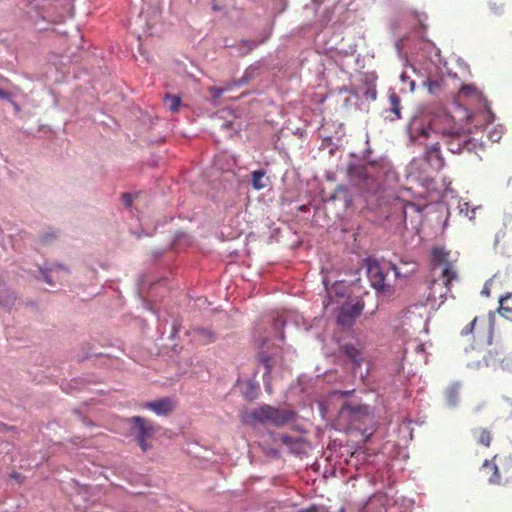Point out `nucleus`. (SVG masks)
<instances>
[{"label": "nucleus", "mask_w": 512, "mask_h": 512, "mask_svg": "<svg viewBox=\"0 0 512 512\" xmlns=\"http://www.w3.org/2000/svg\"><path fill=\"white\" fill-rule=\"evenodd\" d=\"M458 128L450 114L440 111L431 116L427 125L421 119H414L409 125V134L412 140L428 139L432 134L445 139L456 132Z\"/></svg>", "instance_id": "nucleus-1"}, {"label": "nucleus", "mask_w": 512, "mask_h": 512, "mask_svg": "<svg viewBox=\"0 0 512 512\" xmlns=\"http://www.w3.org/2000/svg\"><path fill=\"white\" fill-rule=\"evenodd\" d=\"M295 412L289 409H279L264 404L253 410L250 414L242 416V422L252 424L258 422L260 424H271L276 427L283 426L295 418Z\"/></svg>", "instance_id": "nucleus-2"}, {"label": "nucleus", "mask_w": 512, "mask_h": 512, "mask_svg": "<svg viewBox=\"0 0 512 512\" xmlns=\"http://www.w3.org/2000/svg\"><path fill=\"white\" fill-rule=\"evenodd\" d=\"M390 272L394 273V277L399 275L397 267L390 263L381 265L376 261L369 262L367 276L371 286L378 292L390 294L392 292V285L387 280Z\"/></svg>", "instance_id": "nucleus-3"}, {"label": "nucleus", "mask_w": 512, "mask_h": 512, "mask_svg": "<svg viewBox=\"0 0 512 512\" xmlns=\"http://www.w3.org/2000/svg\"><path fill=\"white\" fill-rule=\"evenodd\" d=\"M128 423L131 425L132 434L142 451H147L151 447L148 440L153 438L156 433L153 423L141 416L129 418Z\"/></svg>", "instance_id": "nucleus-4"}, {"label": "nucleus", "mask_w": 512, "mask_h": 512, "mask_svg": "<svg viewBox=\"0 0 512 512\" xmlns=\"http://www.w3.org/2000/svg\"><path fill=\"white\" fill-rule=\"evenodd\" d=\"M449 253L440 247H435L432 250V258L434 262V269L441 268V276L445 286V291L440 294V297H444L447 292L450 291V284L457 278V274L453 269L452 263L448 260Z\"/></svg>", "instance_id": "nucleus-5"}, {"label": "nucleus", "mask_w": 512, "mask_h": 512, "mask_svg": "<svg viewBox=\"0 0 512 512\" xmlns=\"http://www.w3.org/2000/svg\"><path fill=\"white\" fill-rule=\"evenodd\" d=\"M443 141L447 145L448 150L454 154L471 151L475 147V143L470 135L461 128H458L456 132L447 136Z\"/></svg>", "instance_id": "nucleus-6"}, {"label": "nucleus", "mask_w": 512, "mask_h": 512, "mask_svg": "<svg viewBox=\"0 0 512 512\" xmlns=\"http://www.w3.org/2000/svg\"><path fill=\"white\" fill-rule=\"evenodd\" d=\"M363 308L364 305L359 301L353 304H343L337 317L338 323L342 326H350L354 319L361 314Z\"/></svg>", "instance_id": "nucleus-7"}, {"label": "nucleus", "mask_w": 512, "mask_h": 512, "mask_svg": "<svg viewBox=\"0 0 512 512\" xmlns=\"http://www.w3.org/2000/svg\"><path fill=\"white\" fill-rule=\"evenodd\" d=\"M504 466L503 459L494 456L492 461H484L481 472L488 477L489 483L499 484L501 480L500 470H505Z\"/></svg>", "instance_id": "nucleus-8"}, {"label": "nucleus", "mask_w": 512, "mask_h": 512, "mask_svg": "<svg viewBox=\"0 0 512 512\" xmlns=\"http://www.w3.org/2000/svg\"><path fill=\"white\" fill-rule=\"evenodd\" d=\"M258 360L265 368V376L269 375L274 368L277 359L280 357V349L278 347H266L263 345L258 352Z\"/></svg>", "instance_id": "nucleus-9"}, {"label": "nucleus", "mask_w": 512, "mask_h": 512, "mask_svg": "<svg viewBox=\"0 0 512 512\" xmlns=\"http://www.w3.org/2000/svg\"><path fill=\"white\" fill-rule=\"evenodd\" d=\"M140 408L151 410L159 416H166L173 411L174 403L171 398L164 397L155 401L142 403Z\"/></svg>", "instance_id": "nucleus-10"}, {"label": "nucleus", "mask_w": 512, "mask_h": 512, "mask_svg": "<svg viewBox=\"0 0 512 512\" xmlns=\"http://www.w3.org/2000/svg\"><path fill=\"white\" fill-rule=\"evenodd\" d=\"M426 150H425V160L429 163V165L439 170L444 166V159L442 158L441 151H440V145L438 142L435 143H424Z\"/></svg>", "instance_id": "nucleus-11"}, {"label": "nucleus", "mask_w": 512, "mask_h": 512, "mask_svg": "<svg viewBox=\"0 0 512 512\" xmlns=\"http://www.w3.org/2000/svg\"><path fill=\"white\" fill-rule=\"evenodd\" d=\"M423 209L412 202H407L403 206V221L405 225H407L408 221H410L413 227H416L418 223H420L422 218Z\"/></svg>", "instance_id": "nucleus-12"}, {"label": "nucleus", "mask_w": 512, "mask_h": 512, "mask_svg": "<svg viewBox=\"0 0 512 512\" xmlns=\"http://www.w3.org/2000/svg\"><path fill=\"white\" fill-rule=\"evenodd\" d=\"M499 315L509 321H512V293L508 292L499 298Z\"/></svg>", "instance_id": "nucleus-13"}, {"label": "nucleus", "mask_w": 512, "mask_h": 512, "mask_svg": "<svg viewBox=\"0 0 512 512\" xmlns=\"http://www.w3.org/2000/svg\"><path fill=\"white\" fill-rule=\"evenodd\" d=\"M345 355L353 362L356 367H360L363 363V351L361 348L353 344H346L344 347Z\"/></svg>", "instance_id": "nucleus-14"}, {"label": "nucleus", "mask_w": 512, "mask_h": 512, "mask_svg": "<svg viewBox=\"0 0 512 512\" xmlns=\"http://www.w3.org/2000/svg\"><path fill=\"white\" fill-rule=\"evenodd\" d=\"M473 437L477 444L484 447H490L493 436L490 430L487 428H477L472 431Z\"/></svg>", "instance_id": "nucleus-15"}, {"label": "nucleus", "mask_w": 512, "mask_h": 512, "mask_svg": "<svg viewBox=\"0 0 512 512\" xmlns=\"http://www.w3.org/2000/svg\"><path fill=\"white\" fill-rule=\"evenodd\" d=\"M15 300V294L7 287L6 283L0 278V306L13 305Z\"/></svg>", "instance_id": "nucleus-16"}, {"label": "nucleus", "mask_w": 512, "mask_h": 512, "mask_svg": "<svg viewBox=\"0 0 512 512\" xmlns=\"http://www.w3.org/2000/svg\"><path fill=\"white\" fill-rule=\"evenodd\" d=\"M193 333L194 338L203 345L213 343L216 340L215 333L205 328H195Z\"/></svg>", "instance_id": "nucleus-17"}, {"label": "nucleus", "mask_w": 512, "mask_h": 512, "mask_svg": "<svg viewBox=\"0 0 512 512\" xmlns=\"http://www.w3.org/2000/svg\"><path fill=\"white\" fill-rule=\"evenodd\" d=\"M251 183L255 190H261L269 185V178L265 176V171L256 170L251 174Z\"/></svg>", "instance_id": "nucleus-18"}, {"label": "nucleus", "mask_w": 512, "mask_h": 512, "mask_svg": "<svg viewBox=\"0 0 512 512\" xmlns=\"http://www.w3.org/2000/svg\"><path fill=\"white\" fill-rule=\"evenodd\" d=\"M435 301H436V296L434 294H432V292H429V294L426 297L425 302L415 303L407 309V312L405 314L406 318L409 319L410 315L415 314L416 310H418V309L424 310L426 312V306L429 303L434 304Z\"/></svg>", "instance_id": "nucleus-19"}, {"label": "nucleus", "mask_w": 512, "mask_h": 512, "mask_svg": "<svg viewBox=\"0 0 512 512\" xmlns=\"http://www.w3.org/2000/svg\"><path fill=\"white\" fill-rule=\"evenodd\" d=\"M181 103V98L177 95L166 94L164 104L171 112H177Z\"/></svg>", "instance_id": "nucleus-20"}, {"label": "nucleus", "mask_w": 512, "mask_h": 512, "mask_svg": "<svg viewBox=\"0 0 512 512\" xmlns=\"http://www.w3.org/2000/svg\"><path fill=\"white\" fill-rule=\"evenodd\" d=\"M389 103H390L391 111L396 116V118H398V119L401 118L400 98L395 92L390 93Z\"/></svg>", "instance_id": "nucleus-21"}, {"label": "nucleus", "mask_w": 512, "mask_h": 512, "mask_svg": "<svg viewBox=\"0 0 512 512\" xmlns=\"http://www.w3.org/2000/svg\"><path fill=\"white\" fill-rule=\"evenodd\" d=\"M459 396V387L452 385L446 390V400L450 406H456Z\"/></svg>", "instance_id": "nucleus-22"}, {"label": "nucleus", "mask_w": 512, "mask_h": 512, "mask_svg": "<svg viewBox=\"0 0 512 512\" xmlns=\"http://www.w3.org/2000/svg\"><path fill=\"white\" fill-rule=\"evenodd\" d=\"M460 95L465 97H479L481 93L475 85L467 84L461 87Z\"/></svg>", "instance_id": "nucleus-23"}, {"label": "nucleus", "mask_w": 512, "mask_h": 512, "mask_svg": "<svg viewBox=\"0 0 512 512\" xmlns=\"http://www.w3.org/2000/svg\"><path fill=\"white\" fill-rule=\"evenodd\" d=\"M280 440H281L282 444H284L288 447H292L294 444L299 442L298 439H293L291 436H289L287 434L281 435Z\"/></svg>", "instance_id": "nucleus-24"}, {"label": "nucleus", "mask_w": 512, "mask_h": 512, "mask_svg": "<svg viewBox=\"0 0 512 512\" xmlns=\"http://www.w3.org/2000/svg\"><path fill=\"white\" fill-rule=\"evenodd\" d=\"M477 322V317H475L470 323H468L463 330L461 331V335L466 336L473 332L475 328V324Z\"/></svg>", "instance_id": "nucleus-25"}, {"label": "nucleus", "mask_w": 512, "mask_h": 512, "mask_svg": "<svg viewBox=\"0 0 512 512\" xmlns=\"http://www.w3.org/2000/svg\"><path fill=\"white\" fill-rule=\"evenodd\" d=\"M57 237V235L53 233H47L40 237V242L43 245L48 244L50 241L54 240Z\"/></svg>", "instance_id": "nucleus-26"}, {"label": "nucleus", "mask_w": 512, "mask_h": 512, "mask_svg": "<svg viewBox=\"0 0 512 512\" xmlns=\"http://www.w3.org/2000/svg\"><path fill=\"white\" fill-rule=\"evenodd\" d=\"M491 285H492V279L488 280L483 288H482V291H481V294L486 296V297H489L491 295Z\"/></svg>", "instance_id": "nucleus-27"}, {"label": "nucleus", "mask_w": 512, "mask_h": 512, "mask_svg": "<svg viewBox=\"0 0 512 512\" xmlns=\"http://www.w3.org/2000/svg\"><path fill=\"white\" fill-rule=\"evenodd\" d=\"M122 201L126 207H130L133 202V196L131 194L124 193L122 195Z\"/></svg>", "instance_id": "nucleus-28"}, {"label": "nucleus", "mask_w": 512, "mask_h": 512, "mask_svg": "<svg viewBox=\"0 0 512 512\" xmlns=\"http://www.w3.org/2000/svg\"><path fill=\"white\" fill-rule=\"evenodd\" d=\"M226 90H228V88H212L211 92L214 97L219 98L224 94Z\"/></svg>", "instance_id": "nucleus-29"}, {"label": "nucleus", "mask_w": 512, "mask_h": 512, "mask_svg": "<svg viewBox=\"0 0 512 512\" xmlns=\"http://www.w3.org/2000/svg\"><path fill=\"white\" fill-rule=\"evenodd\" d=\"M44 280H45L49 285H51V286H53V285H54V282H53V280H52L51 276H50L49 274H47V273H45V274H44Z\"/></svg>", "instance_id": "nucleus-30"}, {"label": "nucleus", "mask_w": 512, "mask_h": 512, "mask_svg": "<svg viewBox=\"0 0 512 512\" xmlns=\"http://www.w3.org/2000/svg\"><path fill=\"white\" fill-rule=\"evenodd\" d=\"M0 98L1 99H8L9 98V93L5 90H2L0 89Z\"/></svg>", "instance_id": "nucleus-31"}, {"label": "nucleus", "mask_w": 512, "mask_h": 512, "mask_svg": "<svg viewBox=\"0 0 512 512\" xmlns=\"http://www.w3.org/2000/svg\"><path fill=\"white\" fill-rule=\"evenodd\" d=\"M357 173H358V176H359V177H362V178H366V176H367V172H366V170H365V169H359V170L357 171Z\"/></svg>", "instance_id": "nucleus-32"}, {"label": "nucleus", "mask_w": 512, "mask_h": 512, "mask_svg": "<svg viewBox=\"0 0 512 512\" xmlns=\"http://www.w3.org/2000/svg\"><path fill=\"white\" fill-rule=\"evenodd\" d=\"M300 512H317V508L315 506H311L309 508L300 510Z\"/></svg>", "instance_id": "nucleus-33"}, {"label": "nucleus", "mask_w": 512, "mask_h": 512, "mask_svg": "<svg viewBox=\"0 0 512 512\" xmlns=\"http://www.w3.org/2000/svg\"><path fill=\"white\" fill-rule=\"evenodd\" d=\"M11 477L18 481H20L22 479V476L19 473H13V474H11Z\"/></svg>", "instance_id": "nucleus-34"}, {"label": "nucleus", "mask_w": 512, "mask_h": 512, "mask_svg": "<svg viewBox=\"0 0 512 512\" xmlns=\"http://www.w3.org/2000/svg\"><path fill=\"white\" fill-rule=\"evenodd\" d=\"M402 369H403V365H402V364H400V365H398V366H397V368L395 369V371H396L397 373H399Z\"/></svg>", "instance_id": "nucleus-35"}, {"label": "nucleus", "mask_w": 512, "mask_h": 512, "mask_svg": "<svg viewBox=\"0 0 512 512\" xmlns=\"http://www.w3.org/2000/svg\"><path fill=\"white\" fill-rule=\"evenodd\" d=\"M246 43L249 45V49H250V50H251V49H253V47H254V44H253V43H251V42H246Z\"/></svg>", "instance_id": "nucleus-36"}, {"label": "nucleus", "mask_w": 512, "mask_h": 512, "mask_svg": "<svg viewBox=\"0 0 512 512\" xmlns=\"http://www.w3.org/2000/svg\"><path fill=\"white\" fill-rule=\"evenodd\" d=\"M431 285H432V287H430V289H432L436 285V280H433Z\"/></svg>", "instance_id": "nucleus-37"}, {"label": "nucleus", "mask_w": 512, "mask_h": 512, "mask_svg": "<svg viewBox=\"0 0 512 512\" xmlns=\"http://www.w3.org/2000/svg\"><path fill=\"white\" fill-rule=\"evenodd\" d=\"M339 512H345V509L343 507H341Z\"/></svg>", "instance_id": "nucleus-38"}, {"label": "nucleus", "mask_w": 512, "mask_h": 512, "mask_svg": "<svg viewBox=\"0 0 512 512\" xmlns=\"http://www.w3.org/2000/svg\"><path fill=\"white\" fill-rule=\"evenodd\" d=\"M59 269H64V267L62 265H58L57 266Z\"/></svg>", "instance_id": "nucleus-39"}, {"label": "nucleus", "mask_w": 512, "mask_h": 512, "mask_svg": "<svg viewBox=\"0 0 512 512\" xmlns=\"http://www.w3.org/2000/svg\"><path fill=\"white\" fill-rule=\"evenodd\" d=\"M350 393H351L350 391H347L344 393V395H350Z\"/></svg>", "instance_id": "nucleus-40"}]
</instances>
